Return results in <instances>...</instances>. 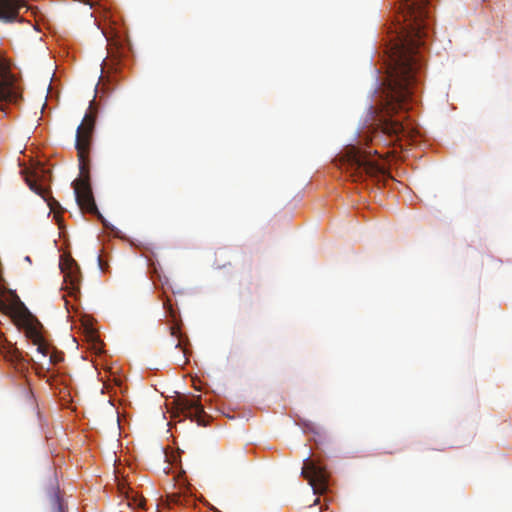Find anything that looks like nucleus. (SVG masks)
<instances>
[{"label": "nucleus", "instance_id": "f257e3e1", "mask_svg": "<svg viewBox=\"0 0 512 512\" xmlns=\"http://www.w3.org/2000/svg\"><path fill=\"white\" fill-rule=\"evenodd\" d=\"M395 31L389 41L386 81L376 91L362 128H414L404 121L414 102L423 67L421 47L428 36L429 0H397Z\"/></svg>", "mask_w": 512, "mask_h": 512}, {"label": "nucleus", "instance_id": "f03ea898", "mask_svg": "<svg viewBox=\"0 0 512 512\" xmlns=\"http://www.w3.org/2000/svg\"><path fill=\"white\" fill-rule=\"evenodd\" d=\"M420 130H357V138L345 146L340 155L341 165L345 167L355 181L365 176H374L384 172V165L372 156L379 154L378 149L368 147L378 137H386L388 145L401 151L414 144L420 137Z\"/></svg>", "mask_w": 512, "mask_h": 512}, {"label": "nucleus", "instance_id": "7ed1b4c3", "mask_svg": "<svg viewBox=\"0 0 512 512\" xmlns=\"http://www.w3.org/2000/svg\"><path fill=\"white\" fill-rule=\"evenodd\" d=\"M93 131L94 130H76L75 147L78 151L79 169L83 178L73 181L72 185L75 200L79 207L86 210L87 212L97 214L98 217L102 220L103 224L107 226L94 201L89 183L88 169L86 166L92 143Z\"/></svg>", "mask_w": 512, "mask_h": 512}, {"label": "nucleus", "instance_id": "20e7f679", "mask_svg": "<svg viewBox=\"0 0 512 512\" xmlns=\"http://www.w3.org/2000/svg\"><path fill=\"white\" fill-rule=\"evenodd\" d=\"M20 99L21 90L16 77L11 73V63L0 57V110L4 111L6 104H16Z\"/></svg>", "mask_w": 512, "mask_h": 512}, {"label": "nucleus", "instance_id": "39448f33", "mask_svg": "<svg viewBox=\"0 0 512 512\" xmlns=\"http://www.w3.org/2000/svg\"><path fill=\"white\" fill-rule=\"evenodd\" d=\"M304 462L301 475L309 481L315 495L324 494L327 491L329 484L328 474L325 467L319 462L311 460L310 457H306Z\"/></svg>", "mask_w": 512, "mask_h": 512}, {"label": "nucleus", "instance_id": "423d86ee", "mask_svg": "<svg viewBox=\"0 0 512 512\" xmlns=\"http://www.w3.org/2000/svg\"><path fill=\"white\" fill-rule=\"evenodd\" d=\"M33 344L36 346L33 360L39 364L42 369L49 370L52 364H57L63 360L62 352L55 349L51 351L49 345L36 333L33 336Z\"/></svg>", "mask_w": 512, "mask_h": 512}, {"label": "nucleus", "instance_id": "0eeeda50", "mask_svg": "<svg viewBox=\"0 0 512 512\" xmlns=\"http://www.w3.org/2000/svg\"><path fill=\"white\" fill-rule=\"evenodd\" d=\"M24 7L23 0H0V22L12 23L17 21L20 10Z\"/></svg>", "mask_w": 512, "mask_h": 512}, {"label": "nucleus", "instance_id": "6e6552de", "mask_svg": "<svg viewBox=\"0 0 512 512\" xmlns=\"http://www.w3.org/2000/svg\"><path fill=\"white\" fill-rule=\"evenodd\" d=\"M64 281L70 283L72 289H76L80 282L79 268L73 259H61L59 263Z\"/></svg>", "mask_w": 512, "mask_h": 512}, {"label": "nucleus", "instance_id": "1a4fd4ad", "mask_svg": "<svg viewBox=\"0 0 512 512\" xmlns=\"http://www.w3.org/2000/svg\"><path fill=\"white\" fill-rule=\"evenodd\" d=\"M22 173L25 175V180L32 191L41 195L43 190L41 184H38V181H42L41 178H44L43 170L40 168L33 169H24Z\"/></svg>", "mask_w": 512, "mask_h": 512}, {"label": "nucleus", "instance_id": "9d476101", "mask_svg": "<svg viewBox=\"0 0 512 512\" xmlns=\"http://www.w3.org/2000/svg\"><path fill=\"white\" fill-rule=\"evenodd\" d=\"M108 58L104 61L106 67L117 70V65L123 56V50L116 44H110L108 49Z\"/></svg>", "mask_w": 512, "mask_h": 512}, {"label": "nucleus", "instance_id": "9b49d317", "mask_svg": "<svg viewBox=\"0 0 512 512\" xmlns=\"http://www.w3.org/2000/svg\"><path fill=\"white\" fill-rule=\"evenodd\" d=\"M97 113V109L92 104H90L82 119V122L77 126V128H94L96 124Z\"/></svg>", "mask_w": 512, "mask_h": 512}, {"label": "nucleus", "instance_id": "f8f14e48", "mask_svg": "<svg viewBox=\"0 0 512 512\" xmlns=\"http://www.w3.org/2000/svg\"><path fill=\"white\" fill-rule=\"evenodd\" d=\"M185 409L187 410L190 417H200L204 413L203 406L200 403L198 397H192L185 403Z\"/></svg>", "mask_w": 512, "mask_h": 512}, {"label": "nucleus", "instance_id": "ddd939ff", "mask_svg": "<svg viewBox=\"0 0 512 512\" xmlns=\"http://www.w3.org/2000/svg\"><path fill=\"white\" fill-rule=\"evenodd\" d=\"M50 504L52 508V512H65V508L62 500L57 491L54 489L49 494Z\"/></svg>", "mask_w": 512, "mask_h": 512}, {"label": "nucleus", "instance_id": "4468645a", "mask_svg": "<svg viewBox=\"0 0 512 512\" xmlns=\"http://www.w3.org/2000/svg\"><path fill=\"white\" fill-rule=\"evenodd\" d=\"M145 499L141 496H135L129 502V505L133 508H142L144 506Z\"/></svg>", "mask_w": 512, "mask_h": 512}, {"label": "nucleus", "instance_id": "2eb2a0df", "mask_svg": "<svg viewBox=\"0 0 512 512\" xmlns=\"http://www.w3.org/2000/svg\"><path fill=\"white\" fill-rule=\"evenodd\" d=\"M82 2H84L85 4L89 5L90 7H93V2L91 0H81Z\"/></svg>", "mask_w": 512, "mask_h": 512}, {"label": "nucleus", "instance_id": "dca6fc26", "mask_svg": "<svg viewBox=\"0 0 512 512\" xmlns=\"http://www.w3.org/2000/svg\"><path fill=\"white\" fill-rule=\"evenodd\" d=\"M25 261L30 262V257H29V256H26V257H25Z\"/></svg>", "mask_w": 512, "mask_h": 512}, {"label": "nucleus", "instance_id": "f3484780", "mask_svg": "<svg viewBox=\"0 0 512 512\" xmlns=\"http://www.w3.org/2000/svg\"><path fill=\"white\" fill-rule=\"evenodd\" d=\"M48 205L50 206V209H51V210H53V209H54V207H53V205H52L51 203H49Z\"/></svg>", "mask_w": 512, "mask_h": 512}, {"label": "nucleus", "instance_id": "a211bd4d", "mask_svg": "<svg viewBox=\"0 0 512 512\" xmlns=\"http://www.w3.org/2000/svg\"><path fill=\"white\" fill-rule=\"evenodd\" d=\"M90 337L93 339L96 338V336L93 333H91Z\"/></svg>", "mask_w": 512, "mask_h": 512}, {"label": "nucleus", "instance_id": "6ab92c4d", "mask_svg": "<svg viewBox=\"0 0 512 512\" xmlns=\"http://www.w3.org/2000/svg\"><path fill=\"white\" fill-rule=\"evenodd\" d=\"M172 329V334L175 335V328H171Z\"/></svg>", "mask_w": 512, "mask_h": 512}]
</instances>
